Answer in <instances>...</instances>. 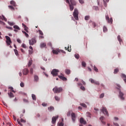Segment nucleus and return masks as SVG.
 <instances>
[{
	"label": "nucleus",
	"mask_w": 126,
	"mask_h": 126,
	"mask_svg": "<svg viewBox=\"0 0 126 126\" xmlns=\"http://www.w3.org/2000/svg\"><path fill=\"white\" fill-rule=\"evenodd\" d=\"M117 86H118V88H117V89L119 90V98H120L121 100H125V97H124L123 96L124 94L123 93V92H122V91H121V85H120L119 84H117Z\"/></svg>",
	"instance_id": "1"
},
{
	"label": "nucleus",
	"mask_w": 126,
	"mask_h": 126,
	"mask_svg": "<svg viewBox=\"0 0 126 126\" xmlns=\"http://www.w3.org/2000/svg\"><path fill=\"white\" fill-rule=\"evenodd\" d=\"M70 3L69 4L70 10L72 11L74 9V5H76V2L74 0H69Z\"/></svg>",
	"instance_id": "2"
},
{
	"label": "nucleus",
	"mask_w": 126,
	"mask_h": 126,
	"mask_svg": "<svg viewBox=\"0 0 126 126\" xmlns=\"http://www.w3.org/2000/svg\"><path fill=\"white\" fill-rule=\"evenodd\" d=\"M79 12H78V10H77V9L75 8L74 12L73 13V16H74V18H75V19L76 20H78L79 18H78V14H79Z\"/></svg>",
	"instance_id": "3"
},
{
	"label": "nucleus",
	"mask_w": 126,
	"mask_h": 126,
	"mask_svg": "<svg viewBox=\"0 0 126 126\" xmlns=\"http://www.w3.org/2000/svg\"><path fill=\"white\" fill-rule=\"evenodd\" d=\"M53 91L54 93H61L63 91V88H58V87L56 86L53 88Z\"/></svg>",
	"instance_id": "4"
},
{
	"label": "nucleus",
	"mask_w": 126,
	"mask_h": 126,
	"mask_svg": "<svg viewBox=\"0 0 126 126\" xmlns=\"http://www.w3.org/2000/svg\"><path fill=\"white\" fill-rule=\"evenodd\" d=\"M52 53L54 55H59V53H63V54H65V51L60 49L53 50Z\"/></svg>",
	"instance_id": "5"
},
{
	"label": "nucleus",
	"mask_w": 126,
	"mask_h": 126,
	"mask_svg": "<svg viewBox=\"0 0 126 126\" xmlns=\"http://www.w3.org/2000/svg\"><path fill=\"white\" fill-rule=\"evenodd\" d=\"M36 42L37 40H36L35 38H33L29 40V44L30 46H33V45H35Z\"/></svg>",
	"instance_id": "6"
},
{
	"label": "nucleus",
	"mask_w": 126,
	"mask_h": 126,
	"mask_svg": "<svg viewBox=\"0 0 126 126\" xmlns=\"http://www.w3.org/2000/svg\"><path fill=\"white\" fill-rule=\"evenodd\" d=\"M5 38L6 39V43L7 46H10V44L12 43V42H11V39H10V37L8 36H5Z\"/></svg>",
	"instance_id": "7"
},
{
	"label": "nucleus",
	"mask_w": 126,
	"mask_h": 126,
	"mask_svg": "<svg viewBox=\"0 0 126 126\" xmlns=\"http://www.w3.org/2000/svg\"><path fill=\"white\" fill-rule=\"evenodd\" d=\"M58 72H59V70L57 69H54L51 71V74H52L53 76H57V75H58Z\"/></svg>",
	"instance_id": "8"
},
{
	"label": "nucleus",
	"mask_w": 126,
	"mask_h": 126,
	"mask_svg": "<svg viewBox=\"0 0 126 126\" xmlns=\"http://www.w3.org/2000/svg\"><path fill=\"white\" fill-rule=\"evenodd\" d=\"M101 112L104 114L106 115L107 117H109V113L108 112V110L106 109V107H102V109H101Z\"/></svg>",
	"instance_id": "9"
},
{
	"label": "nucleus",
	"mask_w": 126,
	"mask_h": 126,
	"mask_svg": "<svg viewBox=\"0 0 126 126\" xmlns=\"http://www.w3.org/2000/svg\"><path fill=\"white\" fill-rule=\"evenodd\" d=\"M71 120L73 122L75 123V121L76 120V115H75V113L72 112L71 114Z\"/></svg>",
	"instance_id": "10"
},
{
	"label": "nucleus",
	"mask_w": 126,
	"mask_h": 126,
	"mask_svg": "<svg viewBox=\"0 0 126 126\" xmlns=\"http://www.w3.org/2000/svg\"><path fill=\"white\" fill-rule=\"evenodd\" d=\"M105 18L108 23H111V24L113 23V18H111L110 19V18L109 17V16L105 15Z\"/></svg>",
	"instance_id": "11"
},
{
	"label": "nucleus",
	"mask_w": 126,
	"mask_h": 126,
	"mask_svg": "<svg viewBox=\"0 0 126 126\" xmlns=\"http://www.w3.org/2000/svg\"><path fill=\"white\" fill-rule=\"evenodd\" d=\"M58 119H59V116H57L56 117H53L52 118V124H56V122L57 120H58Z\"/></svg>",
	"instance_id": "12"
},
{
	"label": "nucleus",
	"mask_w": 126,
	"mask_h": 126,
	"mask_svg": "<svg viewBox=\"0 0 126 126\" xmlns=\"http://www.w3.org/2000/svg\"><path fill=\"white\" fill-rule=\"evenodd\" d=\"M23 72L24 75H27V74L29 73V70H28V69L25 68L23 69Z\"/></svg>",
	"instance_id": "13"
},
{
	"label": "nucleus",
	"mask_w": 126,
	"mask_h": 126,
	"mask_svg": "<svg viewBox=\"0 0 126 126\" xmlns=\"http://www.w3.org/2000/svg\"><path fill=\"white\" fill-rule=\"evenodd\" d=\"M80 123L81 124H83V125H86V124H87L86 121H85V120H84L83 118H80Z\"/></svg>",
	"instance_id": "14"
},
{
	"label": "nucleus",
	"mask_w": 126,
	"mask_h": 126,
	"mask_svg": "<svg viewBox=\"0 0 126 126\" xmlns=\"http://www.w3.org/2000/svg\"><path fill=\"white\" fill-rule=\"evenodd\" d=\"M59 77L60 78V79L63 80V81H66V80H67V79L63 76H59Z\"/></svg>",
	"instance_id": "15"
},
{
	"label": "nucleus",
	"mask_w": 126,
	"mask_h": 126,
	"mask_svg": "<svg viewBox=\"0 0 126 126\" xmlns=\"http://www.w3.org/2000/svg\"><path fill=\"white\" fill-rule=\"evenodd\" d=\"M104 119H105V118L103 116L99 118L100 121H101V122L102 124H103V125H106V122L103 121Z\"/></svg>",
	"instance_id": "16"
},
{
	"label": "nucleus",
	"mask_w": 126,
	"mask_h": 126,
	"mask_svg": "<svg viewBox=\"0 0 126 126\" xmlns=\"http://www.w3.org/2000/svg\"><path fill=\"white\" fill-rule=\"evenodd\" d=\"M65 50L68 51V52H71V46L70 45V49H69V45H68L67 48L66 47H65Z\"/></svg>",
	"instance_id": "17"
},
{
	"label": "nucleus",
	"mask_w": 126,
	"mask_h": 126,
	"mask_svg": "<svg viewBox=\"0 0 126 126\" xmlns=\"http://www.w3.org/2000/svg\"><path fill=\"white\" fill-rule=\"evenodd\" d=\"M89 23H91L92 25L93 26L94 28H95L96 27V23L94 22H92V21L90 20L89 21Z\"/></svg>",
	"instance_id": "18"
},
{
	"label": "nucleus",
	"mask_w": 126,
	"mask_h": 126,
	"mask_svg": "<svg viewBox=\"0 0 126 126\" xmlns=\"http://www.w3.org/2000/svg\"><path fill=\"white\" fill-rule=\"evenodd\" d=\"M10 3V4H12V5H13L14 6H16V3H15V1L13 0H11Z\"/></svg>",
	"instance_id": "19"
},
{
	"label": "nucleus",
	"mask_w": 126,
	"mask_h": 126,
	"mask_svg": "<svg viewBox=\"0 0 126 126\" xmlns=\"http://www.w3.org/2000/svg\"><path fill=\"white\" fill-rule=\"evenodd\" d=\"M48 110H49L50 112H52V111H54V110H55V108H54L53 106H50L48 108Z\"/></svg>",
	"instance_id": "20"
},
{
	"label": "nucleus",
	"mask_w": 126,
	"mask_h": 126,
	"mask_svg": "<svg viewBox=\"0 0 126 126\" xmlns=\"http://www.w3.org/2000/svg\"><path fill=\"white\" fill-rule=\"evenodd\" d=\"M8 94L10 98H13L14 97V95L11 92L8 93Z\"/></svg>",
	"instance_id": "21"
},
{
	"label": "nucleus",
	"mask_w": 126,
	"mask_h": 126,
	"mask_svg": "<svg viewBox=\"0 0 126 126\" xmlns=\"http://www.w3.org/2000/svg\"><path fill=\"white\" fill-rule=\"evenodd\" d=\"M0 19H2V20H4V21H7V20L4 17V16L2 15V17L0 16Z\"/></svg>",
	"instance_id": "22"
},
{
	"label": "nucleus",
	"mask_w": 126,
	"mask_h": 126,
	"mask_svg": "<svg viewBox=\"0 0 126 126\" xmlns=\"http://www.w3.org/2000/svg\"><path fill=\"white\" fill-rule=\"evenodd\" d=\"M34 79L35 81L37 82L39 80V77H38V76H37V75H34Z\"/></svg>",
	"instance_id": "23"
},
{
	"label": "nucleus",
	"mask_w": 126,
	"mask_h": 126,
	"mask_svg": "<svg viewBox=\"0 0 126 126\" xmlns=\"http://www.w3.org/2000/svg\"><path fill=\"white\" fill-rule=\"evenodd\" d=\"M65 72L66 74H70V70L69 69H66Z\"/></svg>",
	"instance_id": "24"
},
{
	"label": "nucleus",
	"mask_w": 126,
	"mask_h": 126,
	"mask_svg": "<svg viewBox=\"0 0 126 126\" xmlns=\"http://www.w3.org/2000/svg\"><path fill=\"white\" fill-rule=\"evenodd\" d=\"M22 32H23V34H25V36H26V37H27V38H28V37H29V35H28V33H27L26 32H24V31H22Z\"/></svg>",
	"instance_id": "25"
},
{
	"label": "nucleus",
	"mask_w": 126,
	"mask_h": 126,
	"mask_svg": "<svg viewBox=\"0 0 126 126\" xmlns=\"http://www.w3.org/2000/svg\"><path fill=\"white\" fill-rule=\"evenodd\" d=\"M13 28H14V29H16L17 30H20V28H19V27H18V26H14Z\"/></svg>",
	"instance_id": "26"
},
{
	"label": "nucleus",
	"mask_w": 126,
	"mask_h": 126,
	"mask_svg": "<svg viewBox=\"0 0 126 126\" xmlns=\"http://www.w3.org/2000/svg\"><path fill=\"white\" fill-rule=\"evenodd\" d=\"M80 105H81V106H82L84 108H87V105H86V104H85V103H81Z\"/></svg>",
	"instance_id": "27"
},
{
	"label": "nucleus",
	"mask_w": 126,
	"mask_h": 126,
	"mask_svg": "<svg viewBox=\"0 0 126 126\" xmlns=\"http://www.w3.org/2000/svg\"><path fill=\"white\" fill-rule=\"evenodd\" d=\"M118 71H119V68H117L116 69H115L114 71V74H117Z\"/></svg>",
	"instance_id": "28"
},
{
	"label": "nucleus",
	"mask_w": 126,
	"mask_h": 126,
	"mask_svg": "<svg viewBox=\"0 0 126 126\" xmlns=\"http://www.w3.org/2000/svg\"><path fill=\"white\" fill-rule=\"evenodd\" d=\"M117 39H118L119 42H120V43L121 44V42H122V39H121V36L120 35H118L117 36Z\"/></svg>",
	"instance_id": "29"
},
{
	"label": "nucleus",
	"mask_w": 126,
	"mask_h": 126,
	"mask_svg": "<svg viewBox=\"0 0 126 126\" xmlns=\"http://www.w3.org/2000/svg\"><path fill=\"white\" fill-rule=\"evenodd\" d=\"M40 47L41 48H45V47H46V43H41L40 45Z\"/></svg>",
	"instance_id": "30"
},
{
	"label": "nucleus",
	"mask_w": 126,
	"mask_h": 126,
	"mask_svg": "<svg viewBox=\"0 0 126 126\" xmlns=\"http://www.w3.org/2000/svg\"><path fill=\"white\" fill-rule=\"evenodd\" d=\"M33 49H30L29 50V55H32V54H33Z\"/></svg>",
	"instance_id": "31"
},
{
	"label": "nucleus",
	"mask_w": 126,
	"mask_h": 126,
	"mask_svg": "<svg viewBox=\"0 0 126 126\" xmlns=\"http://www.w3.org/2000/svg\"><path fill=\"white\" fill-rule=\"evenodd\" d=\"M32 99L36 100V95H35V94H32Z\"/></svg>",
	"instance_id": "32"
},
{
	"label": "nucleus",
	"mask_w": 126,
	"mask_h": 126,
	"mask_svg": "<svg viewBox=\"0 0 126 126\" xmlns=\"http://www.w3.org/2000/svg\"><path fill=\"white\" fill-rule=\"evenodd\" d=\"M8 23L9 25H10V26H13V25H14V24H15L14 23L10 22H8Z\"/></svg>",
	"instance_id": "33"
},
{
	"label": "nucleus",
	"mask_w": 126,
	"mask_h": 126,
	"mask_svg": "<svg viewBox=\"0 0 126 126\" xmlns=\"http://www.w3.org/2000/svg\"><path fill=\"white\" fill-rule=\"evenodd\" d=\"M90 19V16H86L85 17V20H89Z\"/></svg>",
	"instance_id": "34"
},
{
	"label": "nucleus",
	"mask_w": 126,
	"mask_h": 126,
	"mask_svg": "<svg viewBox=\"0 0 126 126\" xmlns=\"http://www.w3.org/2000/svg\"><path fill=\"white\" fill-rule=\"evenodd\" d=\"M82 65L84 67H85L86 66V63L85 62H82Z\"/></svg>",
	"instance_id": "35"
},
{
	"label": "nucleus",
	"mask_w": 126,
	"mask_h": 126,
	"mask_svg": "<svg viewBox=\"0 0 126 126\" xmlns=\"http://www.w3.org/2000/svg\"><path fill=\"white\" fill-rule=\"evenodd\" d=\"M14 52H15L16 56H18V51H17V50L14 49Z\"/></svg>",
	"instance_id": "36"
},
{
	"label": "nucleus",
	"mask_w": 126,
	"mask_h": 126,
	"mask_svg": "<svg viewBox=\"0 0 126 126\" xmlns=\"http://www.w3.org/2000/svg\"><path fill=\"white\" fill-rule=\"evenodd\" d=\"M108 31V29H107V27L106 26L103 27V32H107Z\"/></svg>",
	"instance_id": "37"
},
{
	"label": "nucleus",
	"mask_w": 126,
	"mask_h": 126,
	"mask_svg": "<svg viewBox=\"0 0 126 126\" xmlns=\"http://www.w3.org/2000/svg\"><path fill=\"white\" fill-rule=\"evenodd\" d=\"M80 89H81V90H82L83 91H85V90H86L85 87H83V86H81Z\"/></svg>",
	"instance_id": "38"
},
{
	"label": "nucleus",
	"mask_w": 126,
	"mask_h": 126,
	"mask_svg": "<svg viewBox=\"0 0 126 126\" xmlns=\"http://www.w3.org/2000/svg\"><path fill=\"white\" fill-rule=\"evenodd\" d=\"M89 81H91V83H95V81L92 78L90 79Z\"/></svg>",
	"instance_id": "39"
},
{
	"label": "nucleus",
	"mask_w": 126,
	"mask_h": 126,
	"mask_svg": "<svg viewBox=\"0 0 126 126\" xmlns=\"http://www.w3.org/2000/svg\"><path fill=\"white\" fill-rule=\"evenodd\" d=\"M94 71H96V72H98V68H97V67L95 66H94Z\"/></svg>",
	"instance_id": "40"
},
{
	"label": "nucleus",
	"mask_w": 126,
	"mask_h": 126,
	"mask_svg": "<svg viewBox=\"0 0 126 126\" xmlns=\"http://www.w3.org/2000/svg\"><path fill=\"white\" fill-rule=\"evenodd\" d=\"M38 32L39 33V34L41 35V36H43V35H44V33H43V32H42V31L41 30H38Z\"/></svg>",
	"instance_id": "41"
},
{
	"label": "nucleus",
	"mask_w": 126,
	"mask_h": 126,
	"mask_svg": "<svg viewBox=\"0 0 126 126\" xmlns=\"http://www.w3.org/2000/svg\"><path fill=\"white\" fill-rule=\"evenodd\" d=\"M74 57L76 59H77V60H78V59H79V54H75L74 55Z\"/></svg>",
	"instance_id": "42"
},
{
	"label": "nucleus",
	"mask_w": 126,
	"mask_h": 126,
	"mask_svg": "<svg viewBox=\"0 0 126 126\" xmlns=\"http://www.w3.org/2000/svg\"><path fill=\"white\" fill-rule=\"evenodd\" d=\"M8 7L9 8H10V9H11V10H14V7H13V6L11 5H9Z\"/></svg>",
	"instance_id": "43"
},
{
	"label": "nucleus",
	"mask_w": 126,
	"mask_h": 126,
	"mask_svg": "<svg viewBox=\"0 0 126 126\" xmlns=\"http://www.w3.org/2000/svg\"><path fill=\"white\" fill-rule=\"evenodd\" d=\"M20 122L21 123H23L24 124H25V123H26V121L23 120V119H21Z\"/></svg>",
	"instance_id": "44"
},
{
	"label": "nucleus",
	"mask_w": 126,
	"mask_h": 126,
	"mask_svg": "<svg viewBox=\"0 0 126 126\" xmlns=\"http://www.w3.org/2000/svg\"><path fill=\"white\" fill-rule=\"evenodd\" d=\"M87 115L89 118H91V114L90 112H87Z\"/></svg>",
	"instance_id": "45"
},
{
	"label": "nucleus",
	"mask_w": 126,
	"mask_h": 126,
	"mask_svg": "<svg viewBox=\"0 0 126 126\" xmlns=\"http://www.w3.org/2000/svg\"><path fill=\"white\" fill-rule=\"evenodd\" d=\"M55 98L56 101H60V98L58 96H55Z\"/></svg>",
	"instance_id": "46"
},
{
	"label": "nucleus",
	"mask_w": 126,
	"mask_h": 126,
	"mask_svg": "<svg viewBox=\"0 0 126 126\" xmlns=\"http://www.w3.org/2000/svg\"><path fill=\"white\" fill-rule=\"evenodd\" d=\"M17 122H18V124L20 126H23V125H22V124H21V123L20 122V121L19 120H17Z\"/></svg>",
	"instance_id": "47"
},
{
	"label": "nucleus",
	"mask_w": 126,
	"mask_h": 126,
	"mask_svg": "<svg viewBox=\"0 0 126 126\" xmlns=\"http://www.w3.org/2000/svg\"><path fill=\"white\" fill-rule=\"evenodd\" d=\"M32 64V61H30L29 62V63H28L29 66H31Z\"/></svg>",
	"instance_id": "48"
},
{
	"label": "nucleus",
	"mask_w": 126,
	"mask_h": 126,
	"mask_svg": "<svg viewBox=\"0 0 126 126\" xmlns=\"http://www.w3.org/2000/svg\"><path fill=\"white\" fill-rule=\"evenodd\" d=\"M94 84H95L96 85H100V83L98 81H95Z\"/></svg>",
	"instance_id": "49"
},
{
	"label": "nucleus",
	"mask_w": 126,
	"mask_h": 126,
	"mask_svg": "<svg viewBox=\"0 0 126 126\" xmlns=\"http://www.w3.org/2000/svg\"><path fill=\"white\" fill-rule=\"evenodd\" d=\"M22 48H24V49H26V45H25V44H24V43H23L22 45Z\"/></svg>",
	"instance_id": "50"
},
{
	"label": "nucleus",
	"mask_w": 126,
	"mask_h": 126,
	"mask_svg": "<svg viewBox=\"0 0 126 126\" xmlns=\"http://www.w3.org/2000/svg\"><path fill=\"white\" fill-rule=\"evenodd\" d=\"M20 86H21V87H24V83L21 82L20 83Z\"/></svg>",
	"instance_id": "51"
},
{
	"label": "nucleus",
	"mask_w": 126,
	"mask_h": 126,
	"mask_svg": "<svg viewBox=\"0 0 126 126\" xmlns=\"http://www.w3.org/2000/svg\"><path fill=\"white\" fill-rule=\"evenodd\" d=\"M79 1L80 3H81V4H82L83 3H84V1L83 0H79Z\"/></svg>",
	"instance_id": "52"
},
{
	"label": "nucleus",
	"mask_w": 126,
	"mask_h": 126,
	"mask_svg": "<svg viewBox=\"0 0 126 126\" xmlns=\"http://www.w3.org/2000/svg\"><path fill=\"white\" fill-rule=\"evenodd\" d=\"M25 31H26V32H27V33H28L29 32V31H28V28L26 27L24 28Z\"/></svg>",
	"instance_id": "53"
},
{
	"label": "nucleus",
	"mask_w": 126,
	"mask_h": 126,
	"mask_svg": "<svg viewBox=\"0 0 126 126\" xmlns=\"http://www.w3.org/2000/svg\"><path fill=\"white\" fill-rule=\"evenodd\" d=\"M104 96V94H101L100 95V96H99V98H103Z\"/></svg>",
	"instance_id": "54"
},
{
	"label": "nucleus",
	"mask_w": 126,
	"mask_h": 126,
	"mask_svg": "<svg viewBox=\"0 0 126 126\" xmlns=\"http://www.w3.org/2000/svg\"><path fill=\"white\" fill-rule=\"evenodd\" d=\"M30 73H31V74H32V73H33V68H31Z\"/></svg>",
	"instance_id": "55"
},
{
	"label": "nucleus",
	"mask_w": 126,
	"mask_h": 126,
	"mask_svg": "<svg viewBox=\"0 0 126 126\" xmlns=\"http://www.w3.org/2000/svg\"><path fill=\"white\" fill-rule=\"evenodd\" d=\"M59 126H63V122H61L59 124Z\"/></svg>",
	"instance_id": "56"
},
{
	"label": "nucleus",
	"mask_w": 126,
	"mask_h": 126,
	"mask_svg": "<svg viewBox=\"0 0 126 126\" xmlns=\"http://www.w3.org/2000/svg\"><path fill=\"white\" fill-rule=\"evenodd\" d=\"M42 105L43 107H46V106H47V103H42Z\"/></svg>",
	"instance_id": "57"
},
{
	"label": "nucleus",
	"mask_w": 126,
	"mask_h": 126,
	"mask_svg": "<svg viewBox=\"0 0 126 126\" xmlns=\"http://www.w3.org/2000/svg\"><path fill=\"white\" fill-rule=\"evenodd\" d=\"M17 41L18 43H21V40L19 38H18L17 39Z\"/></svg>",
	"instance_id": "58"
},
{
	"label": "nucleus",
	"mask_w": 126,
	"mask_h": 126,
	"mask_svg": "<svg viewBox=\"0 0 126 126\" xmlns=\"http://www.w3.org/2000/svg\"><path fill=\"white\" fill-rule=\"evenodd\" d=\"M6 28H7V29H10V30H12V28L10 27H6Z\"/></svg>",
	"instance_id": "59"
},
{
	"label": "nucleus",
	"mask_w": 126,
	"mask_h": 126,
	"mask_svg": "<svg viewBox=\"0 0 126 126\" xmlns=\"http://www.w3.org/2000/svg\"><path fill=\"white\" fill-rule=\"evenodd\" d=\"M66 115L67 117H69V116H70V112L67 113Z\"/></svg>",
	"instance_id": "60"
},
{
	"label": "nucleus",
	"mask_w": 126,
	"mask_h": 126,
	"mask_svg": "<svg viewBox=\"0 0 126 126\" xmlns=\"http://www.w3.org/2000/svg\"><path fill=\"white\" fill-rule=\"evenodd\" d=\"M22 26H23L24 28H26V27H27V26H26V25L23 23L22 24Z\"/></svg>",
	"instance_id": "61"
},
{
	"label": "nucleus",
	"mask_w": 126,
	"mask_h": 126,
	"mask_svg": "<svg viewBox=\"0 0 126 126\" xmlns=\"http://www.w3.org/2000/svg\"><path fill=\"white\" fill-rule=\"evenodd\" d=\"M82 82L83 85H85V84H86V83H85V82H84V81H83V80H82Z\"/></svg>",
	"instance_id": "62"
},
{
	"label": "nucleus",
	"mask_w": 126,
	"mask_h": 126,
	"mask_svg": "<svg viewBox=\"0 0 126 126\" xmlns=\"http://www.w3.org/2000/svg\"><path fill=\"white\" fill-rule=\"evenodd\" d=\"M113 124H114V126H119V125H118V123H114Z\"/></svg>",
	"instance_id": "63"
},
{
	"label": "nucleus",
	"mask_w": 126,
	"mask_h": 126,
	"mask_svg": "<svg viewBox=\"0 0 126 126\" xmlns=\"http://www.w3.org/2000/svg\"><path fill=\"white\" fill-rule=\"evenodd\" d=\"M2 103L3 104V105H4V106H6V104L5 103V102L4 101H2Z\"/></svg>",
	"instance_id": "64"
}]
</instances>
